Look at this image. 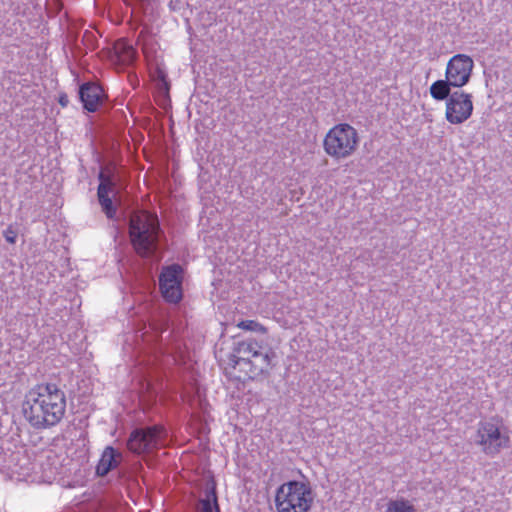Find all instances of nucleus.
Segmentation results:
<instances>
[{
    "mask_svg": "<svg viewBox=\"0 0 512 512\" xmlns=\"http://www.w3.org/2000/svg\"><path fill=\"white\" fill-rule=\"evenodd\" d=\"M453 84L446 78L440 79L432 83L430 86V94L432 98L437 101L447 100L451 96L453 92H451V88Z\"/></svg>",
    "mask_w": 512,
    "mask_h": 512,
    "instance_id": "nucleus-14",
    "label": "nucleus"
},
{
    "mask_svg": "<svg viewBox=\"0 0 512 512\" xmlns=\"http://www.w3.org/2000/svg\"><path fill=\"white\" fill-rule=\"evenodd\" d=\"M109 194L110 193H107V191L104 189V186L98 187L97 196L99 204L101 205V208L106 214L107 218L114 219L116 216L117 208Z\"/></svg>",
    "mask_w": 512,
    "mask_h": 512,
    "instance_id": "nucleus-15",
    "label": "nucleus"
},
{
    "mask_svg": "<svg viewBox=\"0 0 512 512\" xmlns=\"http://www.w3.org/2000/svg\"><path fill=\"white\" fill-rule=\"evenodd\" d=\"M314 495L310 484L291 480L280 485L275 495L278 512H308Z\"/></svg>",
    "mask_w": 512,
    "mask_h": 512,
    "instance_id": "nucleus-3",
    "label": "nucleus"
},
{
    "mask_svg": "<svg viewBox=\"0 0 512 512\" xmlns=\"http://www.w3.org/2000/svg\"><path fill=\"white\" fill-rule=\"evenodd\" d=\"M182 268L178 264L164 267L159 275V288L163 298L170 303L182 299Z\"/></svg>",
    "mask_w": 512,
    "mask_h": 512,
    "instance_id": "nucleus-7",
    "label": "nucleus"
},
{
    "mask_svg": "<svg viewBox=\"0 0 512 512\" xmlns=\"http://www.w3.org/2000/svg\"><path fill=\"white\" fill-rule=\"evenodd\" d=\"M168 433L163 426L153 425L135 429L128 439V449L135 454H148L167 442Z\"/></svg>",
    "mask_w": 512,
    "mask_h": 512,
    "instance_id": "nucleus-5",
    "label": "nucleus"
},
{
    "mask_svg": "<svg viewBox=\"0 0 512 512\" xmlns=\"http://www.w3.org/2000/svg\"><path fill=\"white\" fill-rule=\"evenodd\" d=\"M136 1H137L138 3H140V4H143V3L148 2L149 0H136Z\"/></svg>",
    "mask_w": 512,
    "mask_h": 512,
    "instance_id": "nucleus-26",
    "label": "nucleus"
},
{
    "mask_svg": "<svg viewBox=\"0 0 512 512\" xmlns=\"http://www.w3.org/2000/svg\"><path fill=\"white\" fill-rule=\"evenodd\" d=\"M122 460V454L112 446H107L96 466V474L100 477L106 476L110 471L117 468Z\"/></svg>",
    "mask_w": 512,
    "mask_h": 512,
    "instance_id": "nucleus-13",
    "label": "nucleus"
},
{
    "mask_svg": "<svg viewBox=\"0 0 512 512\" xmlns=\"http://www.w3.org/2000/svg\"><path fill=\"white\" fill-rule=\"evenodd\" d=\"M154 77L158 90L163 95H168L170 90V82L168 81L166 72L160 68H157Z\"/></svg>",
    "mask_w": 512,
    "mask_h": 512,
    "instance_id": "nucleus-19",
    "label": "nucleus"
},
{
    "mask_svg": "<svg viewBox=\"0 0 512 512\" xmlns=\"http://www.w3.org/2000/svg\"><path fill=\"white\" fill-rule=\"evenodd\" d=\"M258 348H261V346H259L256 341H240L236 343L234 352L239 354V357H248L251 359L255 355Z\"/></svg>",
    "mask_w": 512,
    "mask_h": 512,
    "instance_id": "nucleus-16",
    "label": "nucleus"
},
{
    "mask_svg": "<svg viewBox=\"0 0 512 512\" xmlns=\"http://www.w3.org/2000/svg\"><path fill=\"white\" fill-rule=\"evenodd\" d=\"M66 411V396L55 383H42L31 389L22 404L25 419L35 429L58 424Z\"/></svg>",
    "mask_w": 512,
    "mask_h": 512,
    "instance_id": "nucleus-1",
    "label": "nucleus"
},
{
    "mask_svg": "<svg viewBox=\"0 0 512 512\" xmlns=\"http://www.w3.org/2000/svg\"><path fill=\"white\" fill-rule=\"evenodd\" d=\"M473 67L474 62L471 57L456 54L448 61L445 76L454 88H461L469 82Z\"/></svg>",
    "mask_w": 512,
    "mask_h": 512,
    "instance_id": "nucleus-9",
    "label": "nucleus"
},
{
    "mask_svg": "<svg viewBox=\"0 0 512 512\" xmlns=\"http://www.w3.org/2000/svg\"><path fill=\"white\" fill-rule=\"evenodd\" d=\"M237 327L246 331H251L260 334H266L267 328L255 320H242L237 324Z\"/></svg>",
    "mask_w": 512,
    "mask_h": 512,
    "instance_id": "nucleus-20",
    "label": "nucleus"
},
{
    "mask_svg": "<svg viewBox=\"0 0 512 512\" xmlns=\"http://www.w3.org/2000/svg\"><path fill=\"white\" fill-rule=\"evenodd\" d=\"M471 94L455 91L446 102V119L451 124H461L470 118L473 112Z\"/></svg>",
    "mask_w": 512,
    "mask_h": 512,
    "instance_id": "nucleus-8",
    "label": "nucleus"
},
{
    "mask_svg": "<svg viewBox=\"0 0 512 512\" xmlns=\"http://www.w3.org/2000/svg\"><path fill=\"white\" fill-rule=\"evenodd\" d=\"M359 142L357 130L347 123L332 127L324 138L325 152L336 159L347 158L356 150Z\"/></svg>",
    "mask_w": 512,
    "mask_h": 512,
    "instance_id": "nucleus-4",
    "label": "nucleus"
},
{
    "mask_svg": "<svg viewBox=\"0 0 512 512\" xmlns=\"http://www.w3.org/2000/svg\"><path fill=\"white\" fill-rule=\"evenodd\" d=\"M238 358H239V357H237L236 355H233V356H232V358H231V361H232L233 363H235V361H236ZM233 366H234V367H236L237 365L233 364ZM238 366H239L241 369L245 370V371H246V373L248 374V377L250 378V375H252V374H251V369L253 370V368L251 367V365H244V364H242V365H238Z\"/></svg>",
    "mask_w": 512,
    "mask_h": 512,
    "instance_id": "nucleus-22",
    "label": "nucleus"
},
{
    "mask_svg": "<svg viewBox=\"0 0 512 512\" xmlns=\"http://www.w3.org/2000/svg\"><path fill=\"white\" fill-rule=\"evenodd\" d=\"M16 237L17 233L11 226L8 227L6 231H4V238L8 243L14 244L16 242Z\"/></svg>",
    "mask_w": 512,
    "mask_h": 512,
    "instance_id": "nucleus-21",
    "label": "nucleus"
},
{
    "mask_svg": "<svg viewBox=\"0 0 512 512\" xmlns=\"http://www.w3.org/2000/svg\"><path fill=\"white\" fill-rule=\"evenodd\" d=\"M276 358L275 352L271 348L262 349L258 348L253 359L248 357H239L235 361V365H251L253 370L251 369L250 378L253 379L255 376L268 373L269 369L274 365L272 363L273 359Z\"/></svg>",
    "mask_w": 512,
    "mask_h": 512,
    "instance_id": "nucleus-10",
    "label": "nucleus"
},
{
    "mask_svg": "<svg viewBox=\"0 0 512 512\" xmlns=\"http://www.w3.org/2000/svg\"><path fill=\"white\" fill-rule=\"evenodd\" d=\"M386 512H416L414 505L404 498L390 500Z\"/></svg>",
    "mask_w": 512,
    "mask_h": 512,
    "instance_id": "nucleus-17",
    "label": "nucleus"
},
{
    "mask_svg": "<svg viewBox=\"0 0 512 512\" xmlns=\"http://www.w3.org/2000/svg\"><path fill=\"white\" fill-rule=\"evenodd\" d=\"M151 326L158 335H160L165 329L164 327L159 328L158 326H156V324H152Z\"/></svg>",
    "mask_w": 512,
    "mask_h": 512,
    "instance_id": "nucleus-25",
    "label": "nucleus"
},
{
    "mask_svg": "<svg viewBox=\"0 0 512 512\" xmlns=\"http://www.w3.org/2000/svg\"><path fill=\"white\" fill-rule=\"evenodd\" d=\"M99 179V186H104V189L107 191V193H111L114 191L116 182L114 178V173L111 170L103 171L101 170L98 175Z\"/></svg>",
    "mask_w": 512,
    "mask_h": 512,
    "instance_id": "nucleus-18",
    "label": "nucleus"
},
{
    "mask_svg": "<svg viewBox=\"0 0 512 512\" xmlns=\"http://www.w3.org/2000/svg\"><path fill=\"white\" fill-rule=\"evenodd\" d=\"M123 50L125 52V59H132L134 56V51L130 45H123Z\"/></svg>",
    "mask_w": 512,
    "mask_h": 512,
    "instance_id": "nucleus-23",
    "label": "nucleus"
},
{
    "mask_svg": "<svg viewBox=\"0 0 512 512\" xmlns=\"http://www.w3.org/2000/svg\"><path fill=\"white\" fill-rule=\"evenodd\" d=\"M58 103L62 107H66L69 103L68 95L66 93H60V95L58 97Z\"/></svg>",
    "mask_w": 512,
    "mask_h": 512,
    "instance_id": "nucleus-24",
    "label": "nucleus"
},
{
    "mask_svg": "<svg viewBox=\"0 0 512 512\" xmlns=\"http://www.w3.org/2000/svg\"><path fill=\"white\" fill-rule=\"evenodd\" d=\"M79 99L83 108L88 112H95L103 101V90L95 83L85 82L79 86Z\"/></svg>",
    "mask_w": 512,
    "mask_h": 512,
    "instance_id": "nucleus-11",
    "label": "nucleus"
},
{
    "mask_svg": "<svg viewBox=\"0 0 512 512\" xmlns=\"http://www.w3.org/2000/svg\"><path fill=\"white\" fill-rule=\"evenodd\" d=\"M195 512H221L218 503L217 485L214 478L207 480L203 496L195 503Z\"/></svg>",
    "mask_w": 512,
    "mask_h": 512,
    "instance_id": "nucleus-12",
    "label": "nucleus"
},
{
    "mask_svg": "<svg viewBox=\"0 0 512 512\" xmlns=\"http://www.w3.org/2000/svg\"><path fill=\"white\" fill-rule=\"evenodd\" d=\"M474 443L481 447V451L488 456H495L502 449L510 446V437L501 431V428L491 422H480Z\"/></svg>",
    "mask_w": 512,
    "mask_h": 512,
    "instance_id": "nucleus-6",
    "label": "nucleus"
},
{
    "mask_svg": "<svg viewBox=\"0 0 512 512\" xmlns=\"http://www.w3.org/2000/svg\"><path fill=\"white\" fill-rule=\"evenodd\" d=\"M129 235L133 248L141 257L153 255L165 238L157 215L137 211L130 215Z\"/></svg>",
    "mask_w": 512,
    "mask_h": 512,
    "instance_id": "nucleus-2",
    "label": "nucleus"
}]
</instances>
